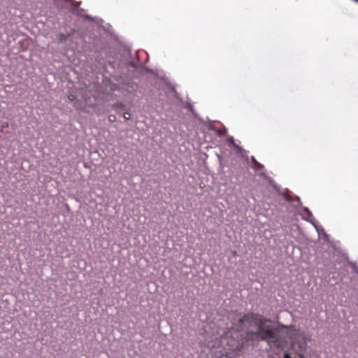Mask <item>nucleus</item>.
Wrapping results in <instances>:
<instances>
[{"instance_id":"obj_1","label":"nucleus","mask_w":358,"mask_h":358,"mask_svg":"<svg viewBox=\"0 0 358 358\" xmlns=\"http://www.w3.org/2000/svg\"><path fill=\"white\" fill-rule=\"evenodd\" d=\"M252 322L257 327L256 330L248 332V340L265 341L271 348L283 350L287 348L288 339L292 341V348L297 352H303L305 350V344L301 343L298 346L294 336L297 331L292 327L281 325L280 327H273L271 320L265 319L260 315H253Z\"/></svg>"},{"instance_id":"obj_2","label":"nucleus","mask_w":358,"mask_h":358,"mask_svg":"<svg viewBox=\"0 0 358 358\" xmlns=\"http://www.w3.org/2000/svg\"><path fill=\"white\" fill-rule=\"evenodd\" d=\"M305 210L307 212V217L306 218V220L309 221L311 224H313V225L314 226V227L315 228V229L317 230L319 236H321V234L323 235L324 239L326 241H328L329 240V236L325 233L324 229L320 227V226H317L315 222H314V217H313V215L312 214V213L310 211H309V210L307 208H305Z\"/></svg>"},{"instance_id":"obj_3","label":"nucleus","mask_w":358,"mask_h":358,"mask_svg":"<svg viewBox=\"0 0 358 358\" xmlns=\"http://www.w3.org/2000/svg\"><path fill=\"white\" fill-rule=\"evenodd\" d=\"M234 328L233 327L231 331H229L228 332H227L224 335H222L221 336V341H220V343H222V344H224V343H227V344L231 345L232 347L231 348L232 350L235 349L236 341L235 340H232L231 341H228L227 340H228L229 337L231 336V333H232V331L234 330Z\"/></svg>"},{"instance_id":"obj_4","label":"nucleus","mask_w":358,"mask_h":358,"mask_svg":"<svg viewBox=\"0 0 358 358\" xmlns=\"http://www.w3.org/2000/svg\"><path fill=\"white\" fill-rule=\"evenodd\" d=\"M228 141L229 142V143L231 145H232L236 150L238 152H241L242 151V149L241 147H239L238 145H236L234 142V138L232 136L229 137L228 138Z\"/></svg>"},{"instance_id":"obj_5","label":"nucleus","mask_w":358,"mask_h":358,"mask_svg":"<svg viewBox=\"0 0 358 358\" xmlns=\"http://www.w3.org/2000/svg\"><path fill=\"white\" fill-rule=\"evenodd\" d=\"M67 38V36L64 34H60L58 36V39L60 42H64Z\"/></svg>"},{"instance_id":"obj_6","label":"nucleus","mask_w":358,"mask_h":358,"mask_svg":"<svg viewBox=\"0 0 358 358\" xmlns=\"http://www.w3.org/2000/svg\"><path fill=\"white\" fill-rule=\"evenodd\" d=\"M123 117L125 120H129L131 118V114L129 112H125L123 114Z\"/></svg>"},{"instance_id":"obj_7","label":"nucleus","mask_w":358,"mask_h":358,"mask_svg":"<svg viewBox=\"0 0 358 358\" xmlns=\"http://www.w3.org/2000/svg\"><path fill=\"white\" fill-rule=\"evenodd\" d=\"M122 106H123L122 103H115V104L114 105V107H115V108H117H117H121V107H122Z\"/></svg>"},{"instance_id":"obj_8","label":"nucleus","mask_w":358,"mask_h":358,"mask_svg":"<svg viewBox=\"0 0 358 358\" xmlns=\"http://www.w3.org/2000/svg\"><path fill=\"white\" fill-rule=\"evenodd\" d=\"M238 320H239V322H240L241 323H243V322H245V317H241V318H240Z\"/></svg>"},{"instance_id":"obj_9","label":"nucleus","mask_w":358,"mask_h":358,"mask_svg":"<svg viewBox=\"0 0 358 358\" xmlns=\"http://www.w3.org/2000/svg\"><path fill=\"white\" fill-rule=\"evenodd\" d=\"M284 358H292V357L288 353H286L284 356Z\"/></svg>"},{"instance_id":"obj_10","label":"nucleus","mask_w":358,"mask_h":358,"mask_svg":"<svg viewBox=\"0 0 358 358\" xmlns=\"http://www.w3.org/2000/svg\"><path fill=\"white\" fill-rule=\"evenodd\" d=\"M253 160L255 162V163H256L258 166H261V164H258V163L255 161V159L254 158H253Z\"/></svg>"},{"instance_id":"obj_11","label":"nucleus","mask_w":358,"mask_h":358,"mask_svg":"<svg viewBox=\"0 0 358 358\" xmlns=\"http://www.w3.org/2000/svg\"><path fill=\"white\" fill-rule=\"evenodd\" d=\"M85 17H86V18H90V19H91V17H90L89 15H86V16H85Z\"/></svg>"},{"instance_id":"obj_12","label":"nucleus","mask_w":358,"mask_h":358,"mask_svg":"<svg viewBox=\"0 0 358 358\" xmlns=\"http://www.w3.org/2000/svg\"><path fill=\"white\" fill-rule=\"evenodd\" d=\"M209 347H211V348H213L214 345H210V344H208Z\"/></svg>"},{"instance_id":"obj_13","label":"nucleus","mask_w":358,"mask_h":358,"mask_svg":"<svg viewBox=\"0 0 358 358\" xmlns=\"http://www.w3.org/2000/svg\"><path fill=\"white\" fill-rule=\"evenodd\" d=\"M354 1H356V2H358V0H354Z\"/></svg>"}]
</instances>
